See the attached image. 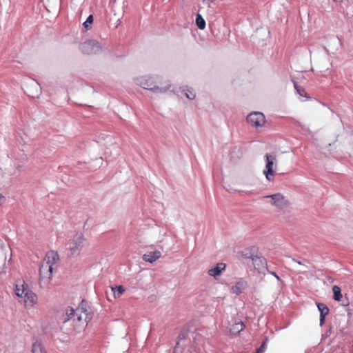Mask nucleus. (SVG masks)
Returning <instances> with one entry per match:
<instances>
[{"label": "nucleus", "instance_id": "1", "mask_svg": "<svg viewBox=\"0 0 353 353\" xmlns=\"http://www.w3.org/2000/svg\"><path fill=\"white\" fill-rule=\"evenodd\" d=\"M64 322L72 321L73 329L77 332L83 330L88 325V321L90 319V314L85 307L84 301L74 310L71 307H68L65 310Z\"/></svg>", "mask_w": 353, "mask_h": 353}, {"label": "nucleus", "instance_id": "2", "mask_svg": "<svg viewBox=\"0 0 353 353\" xmlns=\"http://www.w3.org/2000/svg\"><path fill=\"white\" fill-rule=\"evenodd\" d=\"M136 83L143 89L156 92H165L171 86L170 81L162 76L145 75L137 78Z\"/></svg>", "mask_w": 353, "mask_h": 353}, {"label": "nucleus", "instance_id": "3", "mask_svg": "<svg viewBox=\"0 0 353 353\" xmlns=\"http://www.w3.org/2000/svg\"><path fill=\"white\" fill-rule=\"evenodd\" d=\"M15 294L18 297L23 299L26 308L32 307L37 302V296L28 288L24 281H19L15 285Z\"/></svg>", "mask_w": 353, "mask_h": 353}, {"label": "nucleus", "instance_id": "4", "mask_svg": "<svg viewBox=\"0 0 353 353\" xmlns=\"http://www.w3.org/2000/svg\"><path fill=\"white\" fill-rule=\"evenodd\" d=\"M86 242V238L81 232H76L68 241V249L72 256H78Z\"/></svg>", "mask_w": 353, "mask_h": 353}, {"label": "nucleus", "instance_id": "5", "mask_svg": "<svg viewBox=\"0 0 353 353\" xmlns=\"http://www.w3.org/2000/svg\"><path fill=\"white\" fill-rule=\"evenodd\" d=\"M53 268L48 265V263H42L39 268V285L41 288H48L52 274Z\"/></svg>", "mask_w": 353, "mask_h": 353}, {"label": "nucleus", "instance_id": "6", "mask_svg": "<svg viewBox=\"0 0 353 353\" xmlns=\"http://www.w3.org/2000/svg\"><path fill=\"white\" fill-rule=\"evenodd\" d=\"M248 122L253 127H262L265 123V118L263 113L254 112L247 117Z\"/></svg>", "mask_w": 353, "mask_h": 353}, {"label": "nucleus", "instance_id": "7", "mask_svg": "<svg viewBox=\"0 0 353 353\" xmlns=\"http://www.w3.org/2000/svg\"><path fill=\"white\" fill-rule=\"evenodd\" d=\"M265 157L266 160V165L265 169L263 170V174L269 181H272L275 175V172L273 170V165L276 158L269 154H266Z\"/></svg>", "mask_w": 353, "mask_h": 353}, {"label": "nucleus", "instance_id": "8", "mask_svg": "<svg viewBox=\"0 0 353 353\" xmlns=\"http://www.w3.org/2000/svg\"><path fill=\"white\" fill-rule=\"evenodd\" d=\"M265 198H271V204L279 209L286 207L288 204V202L285 199L284 196L280 193L268 195L265 196Z\"/></svg>", "mask_w": 353, "mask_h": 353}, {"label": "nucleus", "instance_id": "9", "mask_svg": "<svg viewBox=\"0 0 353 353\" xmlns=\"http://www.w3.org/2000/svg\"><path fill=\"white\" fill-rule=\"evenodd\" d=\"M254 268L260 273H263L268 268L267 261L263 256H251Z\"/></svg>", "mask_w": 353, "mask_h": 353}, {"label": "nucleus", "instance_id": "10", "mask_svg": "<svg viewBox=\"0 0 353 353\" xmlns=\"http://www.w3.org/2000/svg\"><path fill=\"white\" fill-rule=\"evenodd\" d=\"M101 50L99 43L94 41H88L83 43L82 50L88 54H97Z\"/></svg>", "mask_w": 353, "mask_h": 353}, {"label": "nucleus", "instance_id": "11", "mask_svg": "<svg viewBox=\"0 0 353 353\" xmlns=\"http://www.w3.org/2000/svg\"><path fill=\"white\" fill-rule=\"evenodd\" d=\"M58 260L59 255L57 252L51 250L47 252L42 263H48V265H50L52 268H53L54 265L56 264Z\"/></svg>", "mask_w": 353, "mask_h": 353}, {"label": "nucleus", "instance_id": "12", "mask_svg": "<svg viewBox=\"0 0 353 353\" xmlns=\"http://www.w3.org/2000/svg\"><path fill=\"white\" fill-rule=\"evenodd\" d=\"M161 256L160 251L148 252L143 254V259L149 263H153Z\"/></svg>", "mask_w": 353, "mask_h": 353}, {"label": "nucleus", "instance_id": "13", "mask_svg": "<svg viewBox=\"0 0 353 353\" xmlns=\"http://www.w3.org/2000/svg\"><path fill=\"white\" fill-rule=\"evenodd\" d=\"M226 265L223 263H219L215 267L210 269L208 272L210 276L216 277L221 274V273L225 270Z\"/></svg>", "mask_w": 353, "mask_h": 353}, {"label": "nucleus", "instance_id": "14", "mask_svg": "<svg viewBox=\"0 0 353 353\" xmlns=\"http://www.w3.org/2000/svg\"><path fill=\"white\" fill-rule=\"evenodd\" d=\"M244 323L241 321H235L230 325L229 331L232 334H238L244 329Z\"/></svg>", "mask_w": 353, "mask_h": 353}, {"label": "nucleus", "instance_id": "15", "mask_svg": "<svg viewBox=\"0 0 353 353\" xmlns=\"http://www.w3.org/2000/svg\"><path fill=\"white\" fill-rule=\"evenodd\" d=\"M247 286V282L241 279L238 281L234 285H233L231 288V291L233 294L236 295H239L242 293L243 290Z\"/></svg>", "mask_w": 353, "mask_h": 353}, {"label": "nucleus", "instance_id": "16", "mask_svg": "<svg viewBox=\"0 0 353 353\" xmlns=\"http://www.w3.org/2000/svg\"><path fill=\"white\" fill-rule=\"evenodd\" d=\"M316 305L320 312V324L323 325L325 322V317L328 314L330 310L324 303H317Z\"/></svg>", "mask_w": 353, "mask_h": 353}, {"label": "nucleus", "instance_id": "17", "mask_svg": "<svg viewBox=\"0 0 353 353\" xmlns=\"http://www.w3.org/2000/svg\"><path fill=\"white\" fill-rule=\"evenodd\" d=\"M111 290L115 299L121 297L125 291L123 285L111 286Z\"/></svg>", "mask_w": 353, "mask_h": 353}, {"label": "nucleus", "instance_id": "18", "mask_svg": "<svg viewBox=\"0 0 353 353\" xmlns=\"http://www.w3.org/2000/svg\"><path fill=\"white\" fill-rule=\"evenodd\" d=\"M31 353H47V352L40 343L35 342L32 346Z\"/></svg>", "mask_w": 353, "mask_h": 353}, {"label": "nucleus", "instance_id": "19", "mask_svg": "<svg viewBox=\"0 0 353 353\" xmlns=\"http://www.w3.org/2000/svg\"><path fill=\"white\" fill-rule=\"evenodd\" d=\"M334 299L337 301H340L342 299L341 290L338 285H334L332 288Z\"/></svg>", "mask_w": 353, "mask_h": 353}, {"label": "nucleus", "instance_id": "20", "mask_svg": "<svg viewBox=\"0 0 353 353\" xmlns=\"http://www.w3.org/2000/svg\"><path fill=\"white\" fill-rule=\"evenodd\" d=\"M196 24L201 30H203L205 28V21L200 14H196Z\"/></svg>", "mask_w": 353, "mask_h": 353}, {"label": "nucleus", "instance_id": "21", "mask_svg": "<svg viewBox=\"0 0 353 353\" xmlns=\"http://www.w3.org/2000/svg\"><path fill=\"white\" fill-rule=\"evenodd\" d=\"M183 91L184 92L186 97L189 99L192 100L196 97V94L191 88H188L186 86L183 88Z\"/></svg>", "mask_w": 353, "mask_h": 353}, {"label": "nucleus", "instance_id": "22", "mask_svg": "<svg viewBox=\"0 0 353 353\" xmlns=\"http://www.w3.org/2000/svg\"><path fill=\"white\" fill-rule=\"evenodd\" d=\"M294 88L296 89L297 93L301 97H307V92L305 90V89L301 86H299L296 82H294Z\"/></svg>", "mask_w": 353, "mask_h": 353}, {"label": "nucleus", "instance_id": "23", "mask_svg": "<svg viewBox=\"0 0 353 353\" xmlns=\"http://www.w3.org/2000/svg\"><path fill=\"white\" fill-rule=\"evenodd\" d=\"M93 23V16L90 14L86 19V21L83 23L84 27L89 30L90 29V25Z\"/></svg>", "mask_w": 353, "mask_h": 353}, {"label": "nucleus", "instance_id": "24", "mask_svg": "<svg viewBox=\"0 0 353 353\" xmlns=\"http://www.w3.org/2000/svg\"><path fill=\"white\" fill-rule=\"evenodd\" d=\"M265 349V341H264L261 345L256 350L255 353H263Z\"/></svg>", "mask_w": 353, "mask_h": 353}, {"label": "nucleus", "instance_id": "25", "mask_svg": "<svg viewBox=\"0 0 353 353\" xmlns=\"http://www.w3.org/2000/svg\"><path fill=\"white\" fill-rule=\"evenodd\" d=\"M265 349V341H264L261 345L256 350L255 353H263Z\"/></svg>", "mask_w": 353, "mask_h": 353}, {"label": "nucleus", "instance_id": "26", "mask_svg": "<svg viewBox=\"0 0 353 353\" xmlns=\"http://www.w3.org/2000/svg\"><path fill=\"white\" fill-rule=\"evenodd\" d=\"M271 274H273V275H274V276L277 279H279V276H278L276 273H274V272H271Z\"/></svg>", "mask_w": 353, "mask_h": 353}, {"label": "nucleus", "instance_id": "27", "mask_svg": "<svg viewBox=\"0 0 353 353\" xmlns=\"http://www.w3.org/2000/svg\"><path fill=\"white\" fill-rule=\"evenodd\" d=\"M334 1H339V2H341L343 1V0H334Z\"/></svg>", "mask_w": 353, "mask_h": 353}, {"label": "nucleus", "instance_id": "28", "mask_svg": "<svg viewBox=\"0 0 353 353\" xmlns=\"http://www.w3.org/2000/svg\"><path fill=\"white\" fill-rule=\"evenodd\" d=\"M1 199H4V196H3V195H0V200H1Z\"/></svg>", "mask_w": 353, "mask_h": 353}]
</instances>
